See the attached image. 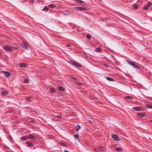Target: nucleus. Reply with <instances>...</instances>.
Returning <instances> with one entry per match:
<instances>
[{
    "instance_id": "nucleus-34",
    "label": "nucleus",
    "mask_w": 152,
    "mask_h": 152,
    "mask_svg": "<svg viewBox=\"0 0 152 152\" xmlns=\"http://www.w3.org/2000/svg\"><path fill=\"white\" fill-rule=\"evenodd\" d=\"M134 7V8L135 9H137L138 8V6L137 5H134V7Z\"/></svg>"
},
{
    "instance_id": "nucleus-37",
    "label": "nucleus",
    "mask_w": 152,
    "mask_h": 152,
    "mask_svg": "<svg viewBox=\"0 0 152 152\" xmlns=\"http://www.w3.org/2000/svg\"><path fill=\"white\" fill-rule=\"evenodd\" d=\"M77 84L78 86H81L82 85V83L79 82H77Z\"/></svg>"
},
{
    "instance_id": "nucleus-33",
    "label": "nucleus",
    "mask_w": 152,
    "mask_h": 152,
    "mask_svg": "<svg viewBox=\"0 0 152 152\" xmlns=\"http://www.w3.org/2000/svg\"><path fill=\"white\" fill-rule=\"evenodd\" d=\"M35 120L33 119H31V120L30 121V122L32 123H34L35 122Z\"/></svg>"
},
{
    "instance_id": "nucleus-5",
    "label": "nucleus",
    "mask_w": 152,
    "mask_h": 152,
    "mask_svg": "<svg viewBox=\"0 0 152 152\" xmlns=\"http://www.w3.org/2000/svg\"><path fill=\"white\" fill-rule=\"evenodd\" d=\"M75 9L76 10L79 11H84L86 10V8L81 7H76Z\"/></svg>"
},
{
    "instance_id": "nucleus-9",
    "label": "nucleus",
    "mask_w": 152,
    "mask_h": 152,
    "mask_svg": "<svg viewBox=\"0 0 152 152\" xmlns=\"http://www.w3.org/2000/svg\"><path fill=\"white\" fill-rule=\"evenodd\" d=\"M137 115L139 118L143 117L145 116V115L141 113H138L137 114Z\"/></svg>"
},
{
    "instance_id": "nucleus-12",
    "label": "nucleus",
    "mask_w": 152,
    "mask_h": 152,
    "mask_svg": "<svg viewBox=\"0 0 152 152\" xmlns=\"http://www.w3.org/2000/svg\"><path fill=\"white\" fill-rule=\"evenodd\" d=\"M28 138L30 139H31L32 140H34L35 138V136L31 134L30 135H29L28 136Z\"/></svg>"
},
{
    "instance_id": "nucleus-44",
    "label": "nucleus",
    "mask_w": 152,
    "mask_h": 152,
    "mask_svg": "<svg viewBox=\"0 0 152 152\" xmlns=\"http://www.w3.org/2000/svg\"><path fill=\"white\" fill-rule=\"evenodd\" d=\"M51 10V9H50V10H49V11H50Z\"/></svg>"
},
{
    "instance_id": "nucleus-38",
    "label": "nucleus",
    "mask_w": 152,
    "mask_h": 152,
    "mask_svg": "<svg viewBox=\"0 0 152 152\" xmlns=\"http://www.w3.org/2000/svg\"><path fill=\"white\" fill-rule=\"evenodd\" d=\"M100 148H94V151H98V150H98V149H99Z\"/></svg>"
},
{
    "instance_id": "nucleus-2",
    "label": "nucleus",
    "mask_w": 152,
    "mask_h": 152,
    "mask_svg": "<svg viewBox=\"0 0 152 152\" xmlns=\"http://www.w3.org/2000/svg\"><path fill=\"white\" fill-rule=\"evenodd\" d=\"M3 49L6 51L12 52L14 50V48L5 45L3 47Z\"/></svg>"
},
{
    "instance_id": "nucleus-21",
    "label": "nucleus",
    "mask_w": 152,
    "mask_h": 152,
    "mask_svg": "<svg viewBox=\"0 0 152 152\" xmlns=\"http://www.w3.org/2000/svg\"><path fill=\"white\" fill-rule=\"evenodd\" d=\"M28 138L26 136L22 137L21 138V140L22 141L26 140L28 139Z\"/></svg>"
},
{
    "instance_id": "nucleus-13",
    "label": "nucleus",
    "mask_w": 152,
    "mask_h": 152,
    "mask_svg": "<svg viewBox=\"0 0 152 152\" xmlns=\"http://www.w3.org/2000/svg\"><path fill=\"white\" fill-rule=\"evenodd\" d=\"M106 79L108 81H113L114 80L112 78L108 77H106Z\"/></svg>"
},
{
    "instance_id": "nucleus-1",
    "label": "nucleus",
    "mask_w": 152,
    "mask_h": 152,
    "mask_svg": "<svg viewBox=\"0 0 152 152\" xmlns=\"http://www.w3.org/2000/svg\"><path fill=\"white\" fill-rule=\"evenodd\" d=\"M127 61L129 64L132 66L134 68L137 69H140L139 67L136 64L137 63L136 62H134L128 60H127Z\"/></svg>"
},
{
    "instance_id": "nucleus-18",
    "label": "nucleus",
    "mask_w": 152,
    "mask_h": 152,
    "mask_svg": "<svg viewBox=\"0 0 152 152\" xmlns=\"http://www.w3.org/2000/svg\"><path fill=\"white\" fill-rule=\"evenodd\" d=\"M58 90L61 91H64V88L62 86H59L58 87Z\"/></svg>"
},
{
    "instance_id": "nucleus-15",
    "label": "nucleus",
    "mask_w": 152,
    "mask_h": 152,
    "mask_svg": "<svg viewBox=\"0 0 152 152\" xmlns=\"http://www.w3.org/2000/svg\"><path fill=\"white\" fill-rule=\"evenodd\" d=\"M95 51L96 52H101L102 51V50L99 48H96L95 49Z\"/></svg>"
},
{
    "instance_id": "nucleus-32",
    "label": "nucleus",
    "mask_w": 152,
    "mask_h": 152,
    "mask_svg": "<svg viewBox=\"0 0 152 152\" xmlns=\"http://www.w3.org/2000/svg\"><path fill=\"white\" fill-rule=\"evenodd\" d=\"M24 82L25 83H28L29 82V81H28V79L26 78V79H25Z\"/></svg>"
},
{
    "instance_id": "nucleus-35",
    "label": "nucleus",
    "mask_w": 152,
    "mask_h": 152,
    "mask_svg": "<svg viewBox=\"0 0 152 152\" xmlns=\"http://www.w3.org/2000/svg\"><path fill=\"white\" fill-rule=\"evenodd\" d=\"M86 37L88 39H91V36L89 35H87Z\"/></svg>"
},
{
    "instance_id": "nucleus-4",
    "label": "nucleus",
    "mask_w": 152,
    "mask_h": 152,
    "mask_svg": "<svg viewBox=\"0 0 152 152\" xmlns=\"http://www.w3.org/2000/svg\"><path fill=\"white\" fill-rule=\"evenodd\" d=\"M112 138L116 141H118L120 140L116 134H113L111 136Z\"/></svg>"
},
{
    "instance_id": "nucleus-29",
    "label": "nucleus",
    "mask_w": 152,
    "mask_h": 152,
    "mask_svg": "<svg viewBox=\"0 0 152 152\" xmlns=\"http://www.w3.org/2000/svg\"><path fill=\"white\" fill-rule=\"evenodd\" d=\"M152 4V2H148L147 4V6L149 7Z\"/></svg>"
},
{
    "instance_id": "nucleus-43",
    "label": "nucleus",
    "mask_w": 152,
    "mask_h": 152,
    "mask_svg": "<svg viewBox=\"0 0 152 152\" xmlns=\"http://www.w3.org/2000/svg\"><path fill=\"white\" fill-rule=\"evenodd\" d=\"M150 122H152V120H150Z\"/></svg>"
},
{
    "instance_id": "nucleus-26",
    "label": "nucleus",
    "mask_w": 152,
    "mask_h": 152,
    "mask_svg": "<svg viewBox=\"0 0 152 152\" xmlns=\"http://www.w3.org/2000/svg\"><path fill=\"white\" fill-rule=\"evenodd\" d=\"M104 66H106L107 67V68H112V66H109V65H107L106 64H104Z\"/></svg>"
},
{
    "instance_id": "nucleus-19",
    "label": "nucleus",
    "mask_w": 152,
    "mask_h": 152,
    "mask_svg": "<svg viewBox=\"0 0 152 152\" xmlns=\"http://www.w3.org/2000/svg\"><path fill=\"white\" fill-rule=\"evenodd\" d=\"M26 100L29 101H31L32 100V97L31 96H30L29 97H27L26 98Z\"/></svg>"
},
{
    "instance_id": "nucleus-6",
    "label": "nucleus",
    "mask_w": 152,
    "mask_h": 152,
    "mask_svg": "<svg viewBox=\"0 0 152 152\" xmlns=\"http://www.w3.org/2000/svg\"><path fill=\"white\" fill-rule=\"evenodd\" d=\"M21 45L23 48L26 49H28V48L27 45L25 42H23L21 43Z\"/></svg>"
},
{
    "instance_id": "nucleus-39",
    "label": "nucleus",
    "mask_w": 152,
    "mask_h": 152,
    "mask_svg": "<svg viewBox=\"0 0 152 152\" xmlns=\"http://www.w3.org/2000/svg\"><path fill=\"white\" fill-rule=\"evenodd\" d=\"M67 46L68 47H70L71 46V45H70L69 44H67Z\"/></svg>"
},
{
    "instance_id": "nucleus-24",
    "label": "nucleus",
    "mask_w": 152,
    "mask_h": 152,
    "mask_svg": "<svg viewBox=\"0 0 152 152\" xmlns=\"http://www.w3.org/2000/svg\"><path fill=\"white\" fill-rule=\"evenodd\" d=\"M115 149L117 151H121L122 150V149L120 147H116L115 148Z\"/></svg>"
},
{
    "instance_id": "nucleus-27",
    "label": "nucleus",
    "mask_w": 152,
    "mask_h": 152,
    "mask_svg": "<svg viewBox=\"0 0 152 152\" xmlns=\"http://www.w3.org/2000/svg\"><path fill=\"white\" fill-rule=\"evenodd\" d=\"M59 144L63 146H66L65 144L64 143L62 142H60L59 143Z\"/></svg>"
},
{
    "instance_id": "nucleus-16",
    "label": "nucleus",
    "mask_w": 152,
    "mask_h": 152,
    "mask_svg": "<svg viewBox=\"0 0 152 152\" xmlns=\"http://www.w3.org/2000/svg\"><path fill=\"white\" fill-rule=\"evenodd\" d=\"M49 92L51 93H54L55 92V89L53 88H50V89Z\"/></svg>"
},
{
    "instance_id": "nucleus-14",
    "label": "nucleus",
    "mask_w": 152,
    "mask_h": 152,
    "mask_svg": "<svg viewBox=\"0 0 152 152\" xmlns=\"http://www.w3.org/2000/svg\"><path fill=\"white\" fill-rule=\"evenodd\" d=\"M145 107L147 108H152V105L150 104H145Z\"/></svg>"
},
{
    "instance_id": "nucleus-22",
    "label": "nucleus",
    "mask_w": 152,
    "mask_h": 152,
    "mask_svg": "<svg viewBox=\"0 0 152 152\" xmlns=\"http://www.w3.org/2000/svg\"><path fill=\"white\" fill-rule=\"evenodd\" d=\"M124 98L126 99H133L132 96H125Z\"/></svg>"
},
{
    "instance_id": "nucleus-7",
    "label": "nucleus",
    "mask_w": 152,
    "mask_h": 152,
    "mask_svg": "<svg viewBox=\"0 0 152 152\" xmlns=\"http://www.w3.org/2000/svg\"><path fill=\"white\" fill-rule=\"evenodd\" d=\"M2 72L4 74V76L7 77H10L11 74L10 72H6L5 71H2Z\"/></svg>"
},
{
    "instance_id": "nucleus-10",
    "label": "nucleus",
    "mask_w": 152,
    "mask_h": 152,
    "mask_svg": "<svg viewBox=\"0 0 152 152\" xmlns=\"http://www.w3.org/2000/svg\"><path fill=\"white\" fill-rule=\"evenodd\" d=\"M1 93L3 96H4L8 94L9 92L7 91H1Z\"/></svg>"
},
{
    "instance_id": "nucleus-41",
    "label": "nucleus",
    "mask_w": 152,
    "mask_h": 152,
    "mask_svg": "<svg viewBox=\"0 0 152 152\" xmlns=\"http://www.w3.org/2000/svg\"><path fill=\"white\" fill-rule=\"evenodd\" d=\"M13 47L14 48V49H15V50H17V48H15V47Z\"/></svg>"
},
{
    "instance_id": "nucleus-23",
    "label": "nucleus",
    "mask_w": 152,
    "mask_h": 152,
    "mask_svg": "<svg viewBox=\"0 0 152 152\" xmlns=\"http://www.w3.org/2000/svg\"><path fill=\"white\" fill-rule=\"evenodd\" d=\"M49 7L51 8H54L56 7V6L53 4H51L49 5Z\"/></svg>"
},
{
    "instance_id": "nucleus-42",
    "label": "nucleus",
    "mask_w": 152,
    "mask_h": 152,
    "mask_svg": "<svg viewBox=\"0 0 152 152\" xmlns=\"http://www.w3.org/2000/svg\"><path fill=\"white\" fill-rule=\"evenodd\" d=\"M64 152H69L67 150H65L64 151Z\"/></svg>"
},
{
    "instance_id": "nucleus-28",
    "label": "nucleus",
    "mask_w": 152,
    "mask_h": 152,
    "mask_svg": "<svg viewBox=\"0 0 152 152\" xmlns=\"http://www.w3.org/2000/svg\"><path fill=\"white\" fill-rule=\"evenodd\" d=\"M43 10L45 11H46L47 12L48 11V6H45L43 9Z\"/></svg>"
},
{
    "instance_id": "nucleus-36",
    "label": "nucleus",
    "mask_w": 152,
    "mask_h": 152,
    "mask_svg": "<svg viewBox=\"0 0 152 152\" xmlns=\"http://www.w3.org/2000/svg\"><path fill=\"white\" fill-rule=\"evenodd\" d=\"M56 117L58 118H61V115H58L56 116Z\"/></svg>"
},
{
    "instance_id": "nucleus-25",
    "label": "nucleus",
    "mask_w": 152,
    "mask_h": 152,
    "mask_svg": "<svg viewBox=\"0 0 152 152\" xmlns=\"http://www.w3.org/2000/svg\"><path fill=\"white\" fill-rule=\"evenodd\" d=\"M76 1L77 2L79 3H83V1L81 0H74Z\"/></svg>"
},
{
    "instance_id": "nucleus-3",
    "label": "nucleus",
    "mask_w": 152,
    "mask_h": 152,
    "mask_svg": "<svg viewBox=\"0 0 152 152\" xmlns=\"http://www.w3.org/2000/svg\"><path fill=\"white\" fill-rule=\"evenodd\" d=\"M70 63L71 64L74 65L77 67H78L79 68L81 67V66L80 64L72 60H70Z\"/></svg>"
},
{
    "instance_id": "nucleus-30",
    "label": "nucleus",
    "mask_w": 152,
    "mask_h": 152,
    "mask_svg": "<svg viewBox=\"0 0 152 152\" xmlns=\"http://www.w3.org/2000/svg\"><path fill=\"white\" fill-rule=\"evenodd\" d=\"M74 136L77 139L79 138V136L78 134H74Z\"/></svg>"
},
{
    "instance_id": "nucleus-11",
    "label": "nucleus",
    "mask_w": 152,
    "mask_h": 152,
    "mask_svg": "<svg viewBox=\"0 0 152 152\" xmlns=\"http://www.w3.org/2000/svg\"><path fill=\"white\" fill-rule=\"evenodd\" d=\"M19 65L21 67L26 68L27 67L26 64L24 63L19 64Z\"/></svg>"
},
{
    "instance_id": "nucleus-20",
    "label": "nucleus",
    "mask_w": 152,
    "mask_h": 152,
    "mask_svg": "<svg viewBox=\"0 0 152 152\" xmlns=\"http://www.w3.org/2000/svg\"><path fill=\"white\" fill-rule=\"evenodd\" d=\"M140 107H134L133 108L134 110L135 111H139L140 110Z\"/></svg>"
},
{
    "instance_id": "nucleus-8",
    "label": "nucleus",
    "mask_w": 152,
    "mask_h": 152,
    "mask_svg": "<svg viewBox=\"0 0 152 152\" xmlns=\"http://www.w3.org/2000/svg\"><path fill=\"white\" fill-rule=\"evenodd\" d=\"M28 147H33L34 146V144L31 142H27L26 143Z\"/></svg>"
},
{
    "instance_id": "nucleus-17",
    "label": "nucleus",
    "mask_w": 152,
    "mask_h": 152,
    "mask_svg": "<svg viewBox=\"0 0 152 152\" xmlns=\"http://www.w3.org/2000/svg\"><path fill=\"white\" fill-rule=\"evenodd\" d=\"M81 128V127L79 124H77L76 127V130L78 131Z\"/></svg>"
},
{
    "instance_id": "nucleus-31",
    "label": "nucleus",
    "mask_w": 152,
    "mask_h": 152,
    "mask_svg": "<svg viewBox=\"0 0 152 152\" xmlns=\"http://www.w3.org/2000/svg\"><path fill=\"white\" fill-rule=\"evenodd\" d=\"M148 7L147 6V5H145V6L143 7V9L145 10H147L148 9Z\"/></svg>"
},
{
    "instance_id": "nucleus-40",
    "label": "nucleus",
    "mask_w": 152,
    "mask_h": 152,
    "mask_svg": "<svg viewBox=\"0 0 152 152\" xmlns=\"http://www.w3.org/2000/svg\"><path fill=\"white\" fill-rule=\"evenodd\" d=\"M72 78L74 79H77V78L74 77H72Z\"/></svg>"
},
{
    "instance_id": "nucleus-45",
    "label": "nucleus",
    "mask_w": 152,
    "mask_h": 152,
    "mask_svg": "<svg viewBox=\"0 0 152 152\" xmlns=\"http://www.w3.org/2000/svg\"><path fill=\"white\" fill-rule=\"evenodd\" d=\"M89 121L90 122V123H91V121Z\"/></svg>"
}]
</instances>
